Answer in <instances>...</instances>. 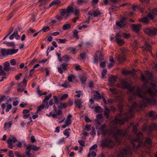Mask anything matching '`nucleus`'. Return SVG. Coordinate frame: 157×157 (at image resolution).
<instances>
[{"label": "nucleus", "mask_w": 157, "mask_h": 157, "mask_svg": "<svg viewBox=\"0 0 157 157\" xmlns=\"http://www.w3.org/2000/svg\"><path fill=\"white\" fill-rule=\"evenodd\" d=\"M141 80L144 82L143 86H146L150 84V86L146 90V93L149 96V97H146L145 93L142 90V89L139 86L137 87L136 91L135 90V87L134 86H130L125 79L121 80V83H118L117 86L118 87L128 88V92L134 96H137L141 98H143V100L140 105L137 104L136 102L134 103L129 109L127 113L121 110L119 114H117V116L122 117L119 118L116 117L114 120L111 121L110 124L112 127L115 126L117 124H122L125 121L133 116L134 111H139L141 108L145 107L147 105H154L155 103L156 98L157 97V90L156 88L155 84L151 82V73L147 71L145 73V75L142 74L141 76Z\"/></svg>", "instance_id": "obj_1"}, {"label": "nucleus", "mask_w": 157, "mask_h": 157, "mask_svg": "<svg viewBox=\"0 0 157 157\" xmlns=\"http://www.w3.org/2000/svg\"><path fill=\"white\" fill-rule=\"evenodd\" d=\"M137 130V126L136 125L133 127V130L134 133V136H131L130 135L128 136L127 135L128 133L127 130L117 129L113 133V138L115 139V141L119 143L121 142L122 138L129 139L132 144L135 152H136L135 150L140 147L149 149L152 144L151 140L149 138H147L144 143H143L141 141V139L143 137V134L141 133H138L136 135V137H135V135H136Z\"/></svg>", "instance_id": "obj_2"}, {"label": "nucleus", "mask_w": 157, "mask_h": 157, "mask_svg": "<svg viewBox=\"0 0 157 157\" xmlns=\"http://www.w3.org/2000/svg\"><path fill=\"white\" fill-rule=\"evenodd\" d=\"M73 11V7L71 6H68L67 9H61L60 10L59 12L61 15H56L54 18L59 23L63 20V16L65 15L67 17L70 15V13Z\"/></svg>", "instance_id": "obj_3"}, {"label": "nucleus", "mask_w": 157, "mask_h": 157, "mask_svg": "<svg viewBox=\"0 0 157 157\" xmlns=\"http://www.w3.org/2000/svg\"><path fill=\"white\" fill-rule=\"evenodd\" d=\"M132 148L129 146L123 148L120 151V157H127L132 155Z\"/></svg>", "instance_id": "obj_4"}, {"label": "nucleus", "mask_w": 157, "mask_h": 157, "mask_svg": "<svg viewBox=\"0 0 157 157\" xmlns=\"http://www.w3.org/2000/svg\"><path fill=\"white\" fill-rule=\"evenodd\" d=\"M52 96V94H50L46 96L42 101L43 104L39 106L36 112V113H38L39 112L43 109L46 105L48 106V101L49 98Z\"/></svg>", "instance_id": "obj_5"}, {"label": "nucleus", "mask_w": 157, "mask_h": 157, "mask_svg": "<svg viewBox=\"0 0 157 157\" xmlns=\"http://www.w3.org/2000/svg\"><path fill=\"white\" fill-rule=\"evenodd\" d=\"M18 50V49H11L6 50L4 48H2L1 50V52L2 56H5L14 54L16 53Z\"/></svg>", "instance_id": "obj_6"}, {"label": "nucleus", "mask_w": 157, "mask_h": 157, "mask_svg": "<svg viewBox=\"0 0 157 157\" xmlns=\"http://www.w3.org/2000/svg\"><path fill=\"white\" fill-rule=\"evenodd\" d=\"M142 129L143 131L147 130L148 133H150L153 130L157 129V124L152 123L148 127L144 125L142 127Z\"/></svg>", "instance_id": "obj_7"}, {"label": "nucleus", "mask_w": 157, "mask_h": 157, "mask_svg": "<svg viewBox=\"0 0 157 157\" xmlns=\"http://www.w3.org/2000/svg\"><path fill=\"white\" fill-rule=\"evenodd\" d=\"M101 146L102 147H112L115 144L113 141L109 138H107L105 140H103L101 143Z\"/></svg>", "instance_id": "obj_8"}, {"label": "nucleus", "mask_w": 157, "mask_h": 157, "mask_svg": "<svg viewBox=\"0 0 157 157\" xmlns=\"http://www.w3.org/2000/svg\"><path fill=\"white\" fill-rule=\"evenodd\" d=\"M121 36L122 34L120 33H116L115 37V41L118 45L120 46L123 45L124 43V40L121 39Z\"/></svg>", "instance_id": "obj_9"}, {"label": "nucleus", "mask_w": 157, "mask_h": 157, "mask_svg": "<svg viewBox=\"0 0 157 157\" xmlns=\"http://www.w3.org/2000/svg\"><path fill=\"white\" fill-rule=\"evenodd\" d=\"M145 33L150 36L157 34V29L154 28H147L144 29Z\"/></svg>", "instance_id": "obj_10"}, {"label": "nucleus", "mask_w": 157, "mask_h": 157, "mask_svg": "<svg viewBox=\"0 0 157 157\" xmlns=\"http://www.w3.org/2000/svg\"><path fill=\"white\" fill-rule=\"evenodd\" d=\"M4 66L3 69L6 71H14L16 70L15 67H10V64L8 61L4 63Z\"/></svg>", "instance_id": "obj_11"}, {"label": "nucleus", "mask_w": 157, "mask_h": 157, "mask_svg": "<svg viewBox=\"0 0 157 157\" xmlns=\"http://www.w3.org/2000/svg\"><path fill=\"white\" fill-rule=\"evenodd\" d=\"M126 19V17H122L121 18V19L120 21H116V25L120 28H123L126 25V23L124 22V21Z\"/></svg>", "instance_id": "obj_12"}, {"label": "nucleus", "mask_w": 157, "mask_h": 157, "mask_svg": "<svg viewBox=\"0 0 157 157\" xmlns=\"http://www.w3.org/2000/svg\"><path fill=\"white\" fill-rule=\"evenodd\" d=\"M106 127V124H103L99 128V130L101 132V134L103 136L109 134V131L108 129L105 128Z\"/></svg>", "instance_id": "obj_13"}, {"label": "nucleus", "mask_w": 157, "mask_h": 157, "mask_svg": "<svg viewBox=\"0 0 157 157\" xmlns=\"http://www.w3.org/2000/svg\"><path fill=\"white\" fill-rule=\"evenodd\" d=\"M117 78V77L115 75H111L109 79V85L110 86H112L116 82Z\"/></svg>", "instance_id": "obj_14"}, {"label": "nucleus", "mask_w": 157, "mask_h": 157, "mask_svg": "<svg viewBox=\"0 0 157 157\" xmlns=\"http://www.w3.org/2000/svg\"><path fill=\"white\" fill-rule=\"evenodd\" d=\"M67 65L66 63H63L61 65V66L58 68L59 72L62 74L63 71L67 70Z\"/></svg>", "instance_id": "obj_15"}, {"label": "nucleus", "mask_w": 157, "mask_h": 157, "mask_svg": "<svg viewBox=\"0 0 157 157\" xmlns=\"http://www.w3.org/2000/svg\"><path fill=\"white\" fill-rule=\"evenodd\" d=\"M100 14L98 10H91L88 12V15L91 16H93L94 17H96Z\"/></svg>", "instance_id": "obj_16"}, {"label": "nucleus", "mask_w": 157, "mask_h": 157, "mask_svg": "<svg viewBox=\"0 0 157 157\" xmlns=\"http://www.w3.org/2000/svg\"><path fill=\"white\" fill-rule=\"evenodd\" d=\"M38 3L40 9L45 8L48 4V2L45 0H40Z\"/></svg>", "instance_id": "obj_17"}, {"label": "nucleus", "mask_w": 157, "mask_h": 157, "mask_svg": "<svg viewBox=\"0 0 157 157\" xmlns=\"http://www.w3.org/2000/svg\"><path fill=\"white\" fill-rule=\"evenodd\" d=\"M62 111L60 110H58L57 111V113L56 114H55L53 113V111H51L49 114H46V115L48 117H52L53 118H57V116L60 115L62 113Z\"/></svg>", "instance_id": "obj_18"}, {"label": "nucleus", "mask_w": 157, "mask_h": 157, "mask_svg": "<svg viewBox=\"0 0 157 157\" xmlns=\"http://www.w3.org/2000/svg\"><path fill=\"white\" fill-rule=\"evenodd\" d=\"M155 15H157V9H154L153 10L152 13H149L147 15V16L149 18L153 19L154 18Z\"/></svg>", "instance_id": "obj_19"}, {"label": "nucleus", "mask_w": 157, "mask_h": 157, "mask_svg": "<svg viewBox=\"0 0 157 157\" xmlns=\"http://www.w3.org/2000/svg\"><path fill=\"white\" fill-rule=\"evenodd\" d=\"M40 148L39 147H37L35 145L31 144L29 145L27 147L26 150H32L34 151H37Z\"/></svg>", "instance_id": "obj_20"}, {"label": "nucleus", "mask_w": 157, "mask_h": 157, "mask_svg": "<svg viewBox=\"0 0 157 157\" xmlns=\"http://www.w3.org/2000/svg\"><path fill=\"white\" fill-rule=\"evenodd\" d=\"M15 37L16 39L18 40L20 39V36H19L18 34V32L17 30L14 32L9 37V39L10 40H12Z\"/></svg>", "instance_id": "obj_21"}, {"label": "nucleus", "mask_w": 157, "mask_h": 157, "mask_svg": "<svg viewBox=\"0 0 157 157\" xmlns=\"http://www.w3.org/2000/svg\"><path fill=\"white\" fill-rule=\"evenodd\" d=\"M141 25L140 24H133L132 26V29L136 32H138L141 28Z\"/></svg>", "instance_id": "obj_22"}, {"label": "nucleus", "mask_w": 157, "mask_h": 157, "mask_svg": "<svg viewBox=\"0 0 157 157\" xmlns=\"http://www.w3.org/2000/svg\"><path fill=\"white\" fill-rule=\"evenodd\" d=\"M117 60L119 62H121L124 61L125 60V58L123 54H121L117 56Z\"/></svg>", "instance_id": "obj_23"}, {"label": "nucleus", "mask_w": 157, "mask_h": 157, "mask_svg": "<svg viewBox=\"0 0 157 157\" xmlns=\"http://www.w3.org/2000/svg\"><path fill=\"white\" fill-rule=\"evenodd\" d=\"M29 111L28 109H24L23 111V117L25 119H26L29 117L30 116V114L29 113Z\"/></svg>", "instance_id": "obj_24"}, {"label": "nucleus", "mask_w": 157, "mask_h": 157, "mask_svg": "<svg viewBox=\"0 0 157 157\" xmlns=\"http://www.w3.org/2000/svg\"><path fill=\"white\" fill-rule=\"evenodd\" d=\"M75 106L77 107L78 108L81 107L82 104V100L81 99H78L75 100Z\"/></svg>", "instance_id": "obj_25"}, {"label": "nucleus", "mask_w": 157, "mask_h": 157, "mask_svg": "<svg viewBox=\"0 0 157 157\" xmlns=\"http://www.w3.org/2000/svg\"><path fill=\"white\" fill-rule=\"evenodd\" d=\"M12 124V121H10L7 122H6L4 123V128L6 129L10 128L11 127Z\"/></svg>", "instance_id": "obj_26"}, {"label": "nucleus", "mask_w": 157, "mask_h": 157, "mask_svg": "<svg viewBox=\"0 0 157 157\" xmlns=\"http://www.w3.org/2000/svg\"><path fill=\"white\" fill-rule=\"evenodd\" d=\"M139 20L140 22H143L145 24H147L149 22L148 18L146 17L140 18Z\"/></svg>", "instance_id": "obj_27"}, {"label": "nucleus", "mask_w": 157, "mask_h": 157, "mask_svg": "<svg viewBox=\"0 0 157 157\" xmlns=\"http://www.w3.org/2000/svg\"><path fill=\"white\" fill-rule=\"evenodd\" d=\"M27 82V80L26 79V77L24 78L23 80V81L19 84V86H22V88L24 89L26 85Z\"/></svg>", "instance_id": "obj_28"}, {"label": "nucleus", "mask_w": 157, "mask_h": 157, "mask_svg": "<svg viewBox=\"0 0 157 157\" xmlns=\"http://www.w3.org/2000/svg\"><path fill=\"white\" fill-rule=\"evenodd\" d=\"M49 23L51 25L54 26L58 25L59 24V22H58L56 19H55L54 18V19L51 20Z\"/></svg>", "instance_id": "obj_29"}, {"label": "nucleus", "mask_w": 157, "mask_h": 157, "mask_svg": "<svg viewBox=\"0 0 157 157\" xmlns=\"http://www.w3.org/2000/svg\"><path fill=\"white\" fill-rule=\"evenodd\" d=\"M60 1L59 0H55L53 1L49 5V7H51L53 5H58L60 4Z\"/></svg>", "instance_id": "obj_30"}, {"label": "nucleus", "mask_w": 157, "mask_h": 157, "mask_svg": "<svg viewBox=\"0 0 157 157\" xmlns=\"http://www.w3.org/2000/svg\"><path fill=\"white\" fill-rule=\"evenodd\" d=\"M66 139L64 138H63L60 139L56 142V144L58 145H61L65 143Z\"/></svg>", "instance_id": "obj_31"}, {"label": "nucleus", "mask_w": 157, "mask_h": 157, "mask_svg": "<svg viewBox=\"0 0 157 157\" xmlns=\"http://www.w3.org/2000/svg\"><path fill=\"white\" fill-rule=\"evenodd\" d=\"M99 52L100 51H97L94 56V63H96L98 62V55Z\"/></svg>", "instance_id": "obj_32"}, {"label": "nucleus", "mask_w": 157, "mask_h": 157, "mask_svg": "<svg viewBox=\"0 0 157 157\" xmlns=\"http://www.w3.org/2000/svg\"><path fill=\"white\" fill-rule=\"evenodd\" d=\"M16 145L17 147H21L23 145V146H25L26 144L24 141H22L21 142L19 141L17 144Z\"/></svg>", "instance_id": "obj_33"}, {"label": "nucleus", "mask_w": 157, "mask_h": 157, "mask_svg": "<svg viewBox=\"0 0 157 157\" xmlns=\"http://www.w3.org/2000/svg\"><path fill=\"white\" fill-rule=\"evenodd\" d=\"M61 86L65 88L71 87L69 82L67 81H65L63 84L61 85Z\"/></svg>", "instance_id": "obj_34"}, {"label": "nucleus", "mask_w": 157, "mask_h": 157, "mask_svg": "<svg viewBox=\"0 0 157 157\" xmlns=\"http://www.w3.org/2000/svg\"><path fill=\"white\" fill-rule=\"evenodd\" d=\"M134 71H128L123 70L122 71V73L125 75L132 74L134 73Z\"/></svg>", "instance_id": "obj_35"}, {"label": "nucleus", "mask_w": 157, "mask_h": 157, "mask_svg": "<svg viewBox=\"0 0 157 157\" xmlns=\"http://www.w3.org/2000/svg\"><path fill=\"white\" fill-rule=\"evenodd\" d=\"M105 110L104 112V114L105 116L108 118L109 117V114L110 113V111L108 108H105Z\"/></svg>", "instance_id": "obj_36"}, {"label": "nucleus", "mask_w": 157, "mask_h": 157, "mask_svg": "<svg viewBox=\"0 0 157 157\" xmlns=\"http://www.w3.org/2000/svg\"><path fill=\"white\" fill-rule=\"evenodd\" d=\"M75 76L73 74H71L68 76L67 79L70 82H72V80L74 79L75 78Z\"/></svg>", "instance_id": "obj_37"}, {"label": "nucleus", "mask_w": 157, "mask_h": 157, "mask_svg": "<svg viewBox=\"0 0 157 157\" xmlns=\"http://www.w3.org/2000/svg\"><path fill=\"white\" fill-rule=\"evenodd\" d=\"M71 27V25L69 24H64L63 26V30H66L69 29Z\"/></svg>", "instance_id": "obj_38"}, {"label": "nucleus", "mask_w": 157, "mask_h": 157, "mask_svg": "<svg viewBox=\"0 0 157 157\" xmlns=\"http://www.w3.org/2000/svg\"><path fill=\"white\" fill-rule=\"evenodd\" d=\"M3 44H6L7 46H11L14 45V43L13 42H8L5 41L3 42Z\"/></svg>", "instance_id": "obj_39"}, {"label": "nucleus", "mask_w": 157, "mask_h": 157, "mask_svg": "<svg viewBox=\"0 0 157 157\" xmlns=\"http://www.w3.org/2000/svg\"><path fill=\"white\" fill-rule=\"evenodd\" d=\"M7 143H8V147L10 148H13V142L11 139H8L7 140Z\"/></svg>", "instance_id": "obj_40"}, {"label": "nucleus", "mask_w": 157, "mask_h": 157, "mask_svg": "<svg viewBox=\"0 0 157 157\" xmlns=\"http://www.w3.org/2000/svg\"><path fill=\"white\" fill-rule=\"evenodd\" d=\"M50 30L48 26H46L44 27L41 29L40 30V31H43L44 32H45L48 31Z\"/></svg>", "instance_id": "obj_41"}, {"label": "nucleus", "mask_w": 157, "mask_h": 157, "mask_svg": "<svg viewBox=\"0 0 157 157\" xmlns=\"http://www.w3.org/2000/svg\"><path fill=\"white\" fill-rule=\"evenodd\" d=\"M101 98L100 94L98 92H96V94L94 96V98L95 100H98L101 99Z\"/></svg>", "instance_id": "obj_42"}, {"label": "nucleus", "mask_w": 157, "mask_h": 157, "mask_svg": "<svg viewBox=\"0 0 157 157\" xmlns=\"http://www.w3.org/2000/svg\"><path fill=\"white\" fill-rule=\"evenodd\" d=\"M89 107L92 109L94 108V111L96 112H98L101 109V107L98 106H96L95 108L93 107H91L90 106Z\"/></svg>", "instance_id": "obj_43"}, {"label": "nucleus", "mask_w": 157, "mask_h": 157, "mask_svg": "<svg viewBox=\"0 0 157 157\" xmlns=\"http://www.w3.org/2000/svg\"><path fill=\"white\" fill-rule=\"evenodd\" d=\"M91 155L93 157H95L96 155V152L94 151H92L91 152H89L87 155V157H90Z\"/></svg>", "instance_id": "obj_44"}, {"label": "nucleus", "mask_w": 157, "mask_h": 157, "mask_svg": "<svg viewBox=\"0 0 157 157\" xmlns=\"http://www.w3.org/2000/svg\"><path fill=\"white\" fill-rule=\"evenodd\" d=\"M12 107V105L11 104H9L8 103L6 106V112H8L9 110L11 109Z\"/></svg>", "instance_id": "obj_45"}, {"label": "nucleus", "mask_w": 157, "mask_h": 157, "mask_svg": "<svg viewBox=\"0 0 157 157\" xmlns=\"http://www.w3.org/2000/svg\"><path fill=\"white\" fill-rule=\"evenodd\" d=\"M80 80L81 82L83 83L86 80V78L85 76H82L80 77Z\"/></svg>", "instance_id": "obj_46"}, {"label": "nucleus", "mask_w": 157, "mask_h": 157, "mask_svg": "<svg viewBox=\"0 0 157 157\" xmlns=\"http://www.w3.org/2000/svg\"><path fill=\"white\" fill-rule=\"evenodd\" d=\"M144 47L146 50L150 51L151 46L150 44L146 43L145 44Z\"/></svg>", "instance_id": "obj_47"}, {"label": "nucleus", "mask_w": 157, "mask_h": 157, "mask_svg": "<svg viewBox=\"0 0 157 157\" xmlns=\"http://www.w3.org/2000/svg\"><path fill=\"white\" fill-rule=\"evenodd\" d=\"M69 132L67 129L63 131V134L65 136H67V138L69 136Z\"/></svg>", "instance_id": "obj_48"}, {"label": "nucleus", "mask_w": 157, "mask_h": 157, "mask_svg": "<svg viewBox=\"0 0 157 157\" xmlns=\"http://www.w3.org/2000/svg\"><path fill=\"white\" fill-rule=\"evenodd\" d=\"M73 11L72 12H74V14L75 15H77L79 14V9L78 8H76L75 9V10H74V8H73ZM72 13V12H71Z\"/></svg>", "instance_id": "obj_49"}, {"label": "nucleus", "mask_w": 157, "mask_h": 157, "mask_svg": "<svg viewBox=\"0 0 157 157\" xmlns=\"http://www.w3.org/2000/svg\"><path fill=\"white\" fill-rule=\"evenodd\" d=\"M68 96V95L67 94H65L63 95L61 97L60 99L61 100H63L67 98Z\"/></svg>", "instance_id": "obj_50"}, {"label": "nucleus", "mask_w": 157, "mask_h": 157, "mask_svg": "<svg viewBox=\"0 0 157 157\" xmlns=\"http://www.w3.org/2000/svg\"><path fill=\"white\" fill-rule=\"evenodd\" d=\"M107 72V70L106 69L104 70L101 74V76L102 78H104V77L105 76V75Z\"/></svg>", "instance_id": "obj_51"}, {"label": "nucleus", "mask_w": 157, "mask_h": 157, "mask_svg": "<svg viewBox=\"0 0 157 157\" xmlns=\"http://www.w3.org/2000/svg\"><path fill=\"white\" fill-rule=\"evenodd\" d=\"M67 41V40L66 39H59V41H58V42L59 43L63 44V43H65Z\"/></svg>", "instance_id": "obj_52"}, {"label": "nucleus", "mask_w": 157, "mask_h": 157, "mask_svg": "<svg viewBox=\"0 0 157 157\" xmlns=\"http://www.w3.org/2000/svg\"><path fill=\"white\" fill-rule=\"evenodd\" d=\"M8 139H11L13 143H15L17 141L16 138L12 136H11Z\"/></svg>", "instance_id": "obj_53"}, {"label": "nucleus", "mask_w": 157, "mask_h": 157, "mask_svg": "<svg viewBox=\"0 0 157 157\" xmlns=\"http://www.w3.org/2000/svg\"><path fill=\"white\" fill-rule=\"evenodd\" d=\"M63 57L64 60L66 62L68 61L70 59V57L68 55H64L63 56Z\"/></svg>", "instance_id": "obj_54"}, {"label": "nucleus", "mask_w": 157, "mask_h": 157, "mask_svg": "<svg viewBox=\"0 0 157 157\" xmlns=\"http://www.w3.org/2000/svg\"><path fill=\"white\" fill-rule=\"evenodd\" d=\"M65 123H66V124L69 126L71 124L72 121L71 119H66L65 120Z\"/></svg>", "instance_id": "obj_55"}, {"label": "nucleus", "mask_w": 157, "mask_h": 157, "mask_svg": "<svg viewBox=\"0 0 157 157\" xmlns=\"http://www.w3.org/2000/svg\"><path fill=\"white\" fill-rule=\"evenodd\" d=\"M104 55L102 52H100L99 54V60L100 61L104 59Z\"/></svg>", "instance_id": "obj_56"}, {"label": "nucleus", "mask_w": 157, "mask_h": 157, "mask_svg": "<svg viewBox=\"0 0 157 157\" xmlns=\"http://www.w3.org/2000/svg\"><path fill=\"white\" fill-rule=\"evenodd\" d=\"M30 150H26L25 152V154L26 155L28 156L29 157L32 155V154L30 152Z\"/></svg>", "instance_id": "obj_57"}, {"label": "nucleus", "mask_w": 157, "mask_h": 157, "mask_svg": "<svg viewBox=\"0 0 157 157\" xmlns=\"http://www.w3.org/2000/svg\"><path fill=\"white\" fill-rule=\"evenodd\" d=\"M10 63L12 65H14L16 64V61L14 59H12L10 60Z\"/></svg>", "instance_id": "obj_58"}, {"label": "nucleus", "mask_w": 157, "mask_h": 157, "mask_svg": "<svg viewBox=\"0 0 157 157\" xmlns=\"http://www.w3.org/2000/svg\"><path fill=\"white\" fill-rule=\"evenodd\" d=\"M7 103H2L1 105V108L3 110H4L6 108L7 105Z\"/></svg>", "instance_id": "obj_59"}, {"label": "nucleus", "mask_w": 157, "mask_h": 157, "mask_svg": "<svg viewBox=\"0 0 157 157\" xmlns=\"http://www.w3.org/2000/svg\"><path fill=\"white\" fill-rule=\"evenodd\" d=\"M75 93H78V94L76 95V96H76L78 97V98H79L80 97L81 95L82 94L81 91H78V90H76L75 91Z\"/></svg>", "instance_id": "obj_60"}, {"label": "nucleus", "mask_w": 157, "mask_h": 157, "mask_svg": "<svg viewBox=\"0 0 157 157\" xmlns=\"http://www.w3.org/2000/svg\"><path fill=\"white\" fill-rule=\"evenodd\" d=\"M53 98L55 100V103L56 105H58L59 104V101L58 99V98H57V97L56 96H53Z\"/></svg>", "instance_id": "obj_61"}, {"label": "nucleus", "mask_w": 157, "mask_h": 157, "mask_svg": "<svg viewBox=\"0 0 157 157\" xmlns=\"http://www.w3.org/2000/svg\"><path fill=\"white\" fill-rule=\"evenodd\" d=\"M85 0H77V2L79 4H82L86 2Z\"/></svg>", "instance_id": "obj_62"}, {"label": "nucleus", "mask_w": 157, "mask_h": 157, "mask_svg": "<svg viewBox=\"0 0 157 157\" xmlns=\"http://www.w3.org/2000/svg\"><path fill=\"white\" fill-rule=\"evenodd\" d=\"M78 143L82 146L84 145L85 142L83 140H78Z\"/></svg>", "instance_id": "obj_63"}, {"label": "nucleus", "mask_w": 157, "mask_h": 157, "mask_svg": "<svg viewBox=\"0 0 157 157\" xmlns=\"http://www.w3.org/2000/svg\"><path fill=\"white\" fill-rule=\"evenodd\" d=\"M90 127H91L90 125V124L86 125V126H85V128L87 131H90V130L91 129Z\"/></svg>", "instance_id": "obj_64"}]
</instances>
